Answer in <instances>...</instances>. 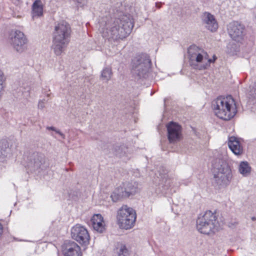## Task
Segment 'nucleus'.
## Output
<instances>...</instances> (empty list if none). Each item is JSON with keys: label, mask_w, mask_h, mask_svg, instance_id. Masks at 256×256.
Returning a JSON list of instances; mask_svg holds the SVG:
<instances>
[{"label": "nucleus", "mask_w": 256, "mask_h": 256, "mask_svg": "<svg viewBox=\"0 0 256 256\" xmlns=\"http://www.w3.org/2000/svg\"><path fill=\"white\" fill-rule=\"evenodd\" d=\"M134 22L130 15L124 14L119 18L106 15L100 22V31L102 36L108 40L123 39L131 32Z\"/></svg>", "instance_id": "f257e3e1"}, {"label": "nucleus", "mask_w": 256, "mask_h": 256, "mask_svg": "<svg viewBox=\"0 0 256 256\" xmlns=\"http://www.w3.org/2000/svg\"><path fill=\"white\" fill-rule=\"evenodd\" d=\"M70 27L66 22L62 21L56 25L52 48L56 56H60L64 52L70 41Z\"/></svg>", "instance_id": "f03ea898"}, {"label": "nucleus", "mask_w": 256, "mask_h": 256, "mask_svg": "<svg viewBox=\"0 0 256 256\" xmlns=\"http://www.w3.org/2000/svg\"><path fill=\"white\" fill-rule=\"evenodd\" d=\"M212 106L215 114L224 120H230L237 112L235 100L231 96L218 98L213 101Z\"/></svg>", "instance_id": "7ed1b4c3"}, {"label": "nucleus", "mask_w": 256, "mask_h": 256, "mask_svg": "<svg viewBox=\"0 0 256 256\" xmlns=\"http://www.w3.org/2000/svg\"><path fill=\"white\" fill-rule=\"evenodd\" d=\"M188 52L190 65L194 69L204 70L210 66L212 62L207 53L196 45L190 46Z\"/></svg>", "instance_id": "20e7f679"}, {"label": "nucleus", "mask_w": 256, "mask_h": 256, "mask_svg": "<svg viewBox=\"0 0 256 256\" xmlns=\"http://www.w3.org/2000/svg\"><path fill=\"white\" fill-rule=\"evenodd\" d=\"M136 219V210L127 205H123L117 211V224L120 228L131 229L134 226Z\"/></svg>", "instance_id": "39448f33"}, {"label": "nucleus", "mask_w": 256, "mask_h": 256, "mask_svg": "<svg viewBox=\"0 0 256 256\" xmlns=\"http://www.w3.org/2000/svg\"><path fill=\"white\" fill-rule=\"evenodd\" d=\"M150 60L146 54L135 57L132 60V72L138 78H146L150 66Z\"/></svg>", "instance_id": "423d86ee"}, {"label": "nucleus", "mask_w": 256, "mask_h": 256, "mask_svg": "<svg viewBox=\"0 0 256 256\" xmlns=\"http://www.w3.org/2000/svg\"><path fill=\"white\" fill-rule=\"evenodd\" d=\"M216 218V214L210 210L206 212L204 214L199 216L196 221V228L202 234H209L215 229Z\"/></svg>", "instance_id": "0eeeda50"}, {"label": "nucleus", "mask_w": 256, "mask_h": 256, "mask_svg": "<svg viewBox=\"0 0 256 256\" xmlns=\"http://www.w3.org/2000/svg\"><path fill=\"white\" fill-rule=\"evenodd\" d=\"M138 192V184L136 182H126L117 188L111 194L114 202H116L122 198H127L134 195Z\"/></svg>", "instance_id": "6e6552de"}, {"label": "nucleus", "mask_w": 256, "mask_h": 256, "mask_svg": "<svg viewBox=\"0 0 256 256\" xmlns=\"http://www.w3.org/2000/svg\"><path fill=\"white\" fill-rule=\"evenodd\" d=\"M9 41L14 50L19 53L23 52L27 48V38L24 32L19 30L10 32Z\"/></svg>", "instance_id": "1a4fd4ad"}, {"label": "nucleus", "mask_w": 256, "mask_h": 256, "mask_svg": "<svg viewBox=\"0 0 256 256\" xmlns=\"http://www.w3.org/2000/svg\"><path fill=\"white\" fill-rule=\"evenodd\" d=\"M212 166L214 176H218L220 174L228 176L231 174V170L226 162V158L221 154H219L212 160Z\"/></svg>", "instance_id": "9d476101"}, {"label": "nucleus", "mask_w": 256, "mask_h": 256, "mask_svg": "<svg viewBox=\"0 0 256 256\" xmlns=\"http://www.w3.org/2000/svg\"><path fill=\"white\" fill-rule=\"evenodd\" d=\"M48 166L46 163V158L44 154H34L32 158L30 159L28 162L26 167L28 170V174L34 172H39L40 170L44 169Z\"/></svg>", "instance_id": "9b49d317"}, {"label": "nucleus", "mask_w": 256, "mask_h": 256, "mask_svg": "<svg viewBox=\"0 0 256 256\" xmlns=\"http://www.w3.org/2000/svg\"><path fill=\"white\" fill-rule=\"evenodd\" d=\"M72 238L82 246L90 244V236L86 228L80 224H76L71 230Z\"/></svg>", "instance_id": "f8f14e48"}, {"label": "nucleus", "mask_w": 256, "mask_h": 256, "mask_svg": "<svg viewBox=\"0 0 256 256\" xmlns=\"http://www.w3.org/2000/svg\"><path fill=\"white\" fill-rule=\"evenodd\" d=\"M168 138L171 144L179 142L182 138V127L176 122H170L166 125Z\"/></svg>", "instance_id": "ddd939ff"}, {"label": "nucleus", "mask_w": 256, "mask_h": 256, "mask_svg": "<svg viewBox=\"0 0 256 256\" xmlns=\"http://www.w3.org/2000/svg\"><path fill=\"white\" fill-rule=\"evenodd\" d=\"M244 26L237 22H233L229 24L228 31L231 38L238 42H240L244 36Z\"/></svg>", "instance_id": "4468645a"}, {"label": "nucleus", "mask_w": 256, "mask_h": 256, "mask_svg": "<svg viewBox=\"0 0 256 256\" xmlns=\"http://www.w3.org/2000/svg\"><path fill=\"white\" fill-rule=\"evenodd\" d=\"M93 229L98 233H103L106 230V224L100 214H94L90 219Z\"/></svg>", "instance_id": "2eb2a0df"}, {"label": "nucleus", "mask_w": 256, "mask_h": 256, "mask_svg": "<svg viewBox=\"0 0 256 256\" xmlns=\"http://www.w3.org/2000/svg\"><path fill=\"white\" fill-rule=\"evenodd\" d=\"M202 24L205 27L211 32H215L218 28V24L213 15L208 12H204L202 17Z\"/></svg>", "instance_id": "dca6fc26"}, {"label": "nucleus", "mask_w": 256, "mask_h": 256, "mask_svg": "<svg viewBox=\"0 0 256 256\" xmlns=\"http://www.w3.org/2000/svg\"><path fill=\"white\" fill-rule=\"evenodd\" d=\"M228 146L232 152L236 156L243 153V148L238 138L235 136H230L228 138Z\"/></svg>", "instance_id": "f3484780"}, {"label": "nucleus", "mask_w": 256, "mask_h": 256, "mask_svg": "<svg viewBox=\"0 0 256 256\" xmlns=\"http://www.w3.org/2000/svg\"><path fill=\"white\" fill-rule=\"evenodd\" d=\"M66 256H82L80 246L74 242L70 243L64 251Z\"/></svg>", "instance_id": "a211bd4d"}, {"label": "nucleus", "mask_w": 256, "mask_h": 256, "mask_svg": "<svg viewBox=\"0 0 256 256\" xmlns=\"http://www.w3.org/2000/svg\"><path fill=\"white\" fill-rule=\"evenodd\" d=\"M43 8L42 0H34L32 8V17L42 16L43 14Z\"/></svg>", "instance_id": "6ab92c4d"}, {"label": "nucleus", "mask_w": 256, "mask_h": 256, "mask_svg": "<svg viewBox=\"0 0 256 256\" xmlns=\"http://www.w3.org/2000/svg\"><path fill=\"white\" fill-rule=\"evenodd\" d=\"M238 170L243 175L249 174L251 168L247 162H242L239 165Z\"/></svg>", "instance_id": "aec40b11"}, {"label": "nucleus", "mask_w": 256, "mask_h": 256, "mask_svg": "<svg viewBox=\"0 0 256 256\" xmlns=\"http://www.w3.org/2000/svg\"><path fill=\"white\" fill-rule=\"evenodd\" d=\"M10 151V148L6 144H4V147L0 146V162H4L6 160Z\"/></svg>", "instance_id": "412c9836"}, {"label": "nucleus", "mask_w": 256, "mask_h": 256, "mask_svg": "<svg viewBox=\"0 0 256 256\" xmlns=\"http://www.w3.org/2000/svg\"><path fill=\"white\" fill-rule=\"evenodd\" d=\"M112 74V70L110 68H106L103 69L101 74V78L103 80L108 82L111 78Z\"/></svg>", "instance_id": "4be33fe9"}, {"label": "nucleus", "mask_w": 256, "mask_h": 256, "mask_svg": "<svg viewBox=\"0 0 256 256\" xmlns=\"http://www.w3.org/2000/svg\"><path fill=\"white\" fill-rule=\"evenodd\" d=\"M248 96L250 100L252 102H256V82L252 86H250V90L248 92Z\"/></svg>", "instance_id": "5701e85b"}, {"label": "nucleus", "mask_w": 256, "mask_h": 256, "mask_svg": "<svg viewBox=\"0 0 256 256\" xmlns=\"http://www.w3.org/2000/svg\"><path fill=\"white\" fill-rule=\"evenodd\" d=\"M46 129L48 130H52L54 131L56 133L58 134L63 139L65 138V136L64 134L61 132L59 130H58L54 126H48Z\"/></svg>", "instance_id": "b1692460"}, {"label": "nucleus", "mask_w": 256, "mask_h": 256, "mask_svg": "<svg viewBox=\"0 0 256 256\" xmlns=\"http://www.w3.org/2000/svg\"><path fill=\"white\" fill-rule=\"evenodd\" d=\"M128 250L125 246L122 245L121 246L120 248V252H118V256H121L124 253H126Z\"/></svg>", "instance_id": "393cba45"}, {"label": "nucleus", "mask_w": 256, "mask_h": 256, "mask_svg": "<svg viewBox=\"0 0 256 256\" xmlns=\"http://www.w3.org/2000/svg\"><path fill=\"white\" fill-rule=\"evenodd\" d=\"M38 107V108L41 109V110L44 108V100H39Z\"/></svg>", "instance_id": "a878e982"}, {"label": "nucleus", "mask_w": 256, "mask_h": 256, "mask_svg": "<svg viewBox=\"0 0 256 256\" xmlns=\"http://www.w3.org/2000/svg\"><path fill=\"white\" fill-rule=\"evenodd\" d=\"M216 59V57L215 56H214L213 59L212 60H212V62H210V63L214 62Z\"/></svg>", "instance_id": "bb28decb"}, {"label": "nucleus", "mask_w": 256, "mask_h": 256, "mask_svg": "<svg viewBox=\"0 0 256 256\" xmlns=\"http://www.w3.org/2000/svg\"><path fill=\"white\" fill-rule=\"evenodd\" d=\"M252 220H255V218H252Z\"/></svg>", "instance_id": "cd10ccee"}, {"label": "nucleus", "mask_w": 256, "mask_h": 256, "mask_svg": "<svg viewBox=\"0 0 256 256\" xmlns=\"http://www.w3.org/2000/svg\"><path fill=\"white\" fill-rule=\"evenodd\" d=\"M162 174H160V176L162 175Z\"/></svg>", "instance_id": "c85d7f7f"}]
</instances>
